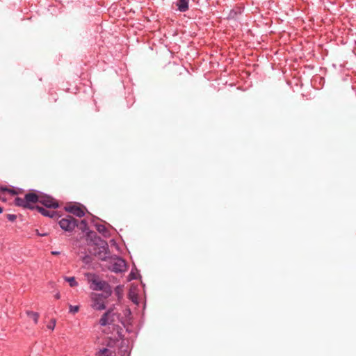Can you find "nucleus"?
<instances>
[{
  "label": "nucleus",
  "instance_id": "obj_7",
  "mask_svg": "<svg viewBox=\"0 0 356 356\" xmlns=\"http://www.w3.org/2000/svg\"><path fill=\"white\" fill-rule=\"evenodd\" d=\"M116 314L113 312L112 309H109L101 317L99 324L102 326L113 324L115 321V316Z\"/></svg>",
  "mask_w": 356,
  "mask_h": 356
},
{
  "label": "nucleus",
  "instance_id": "obj_14",
  "mask_svg": "<svg viewBox=\"0 0 356 356\" xmlns=\"http://www.w3.org/2000/svg\"><path fill=\"white\" fill-rule=\"evenodd\" d=\"M65 280L69 283L71 287H74L78 285V282L76 281L74 277H65Z\"/></svg>",
  "mask_w": 356,
  "mask_h": 356
},
{
  "label": "nucleus",
  "instance_id": "obj_10",
  "mask_svg": "<svg viewBox=\"0 0 356 356\" xmlns=\"http://www.w3.org/2000/svg\"><path fill=\"white\" fill-rule=\"evenodd\" d=\"M98 255L102 261H106L109 257L108 245L106 241H103V245L101 246Z\"/></svg>",
  "mask_w": 356,
  "mask_h": 356
},
{
  "label": "nucleus",
  "instance_id": "obj_16",
  "mask_svg": "<svg viewBox=\"0 0 356 356\" xmlns=\"http://www.w3.org/2000/svg\"><path fill=\"white\" fill-rule=\"evenodd\" d=\"M123 287L121 285H118L115 289V293L118 298L120 299L122 296Z\"/></svg>",
  "mask_w": 356,
  "mask_h": 356
},
{
  "label": "nucleus",
  "instance_id": "obj_5",
  "mask_svg": "<svg viewBox=\"0 0 356 356\" xmlns=\"http://www.w3.org/2000/svg\"><path fill=\"white\" fill-rule=\"evenodd\" d=\"M39 203L48 209H57L59 207L58 201L53 197L44 194L42 192L40 193Z\"/></svg>",
  "mask_w": 356,
  "mask_h": 356
},
{
  "label": "nucleus",
  "instance_id": "obj_19",
  "mask_svg": "<svg viewBox=\"0 0 356 356\" xmlns=\"http://www.w3.org/2000/svg\"><path fill=\"white\" fill-rule=\"evenodd\" d=\"M56 326V320L54 318L51 319L49 323L47 325V328L51 330H54Z\"/></svg>",
  "mask_w": 356,
  "mask_h": 356
},
{
  "label": "nucleus",
  "instance_id": "obj_4",
  "mask_svg": "<svg viewBox=\"0 0 356 356\" xmlns=\"http://www.w3.org/2000/svg\"><path fill=\"white\" fill-rule=\"evenodd\" d=\"M60 228L66 232H72L78 227V220L72 216H67L59 221Z\"/></svg>",
  "mask_w": 356,
  "mask_h": 356
},
{
  "label": "nucleus",
  "instance_id": "obj_2",
  "mask_svg": "<svg viewBox=\"0 0 356 356\" xmlns=\"http://www.w3.org/2000/svg\"><path fill=\"white\" fill-rule=\"evenodd\" d=\"M89 282L91 283L90 289L94 291H102V293H106V296H111L112 294V289L108 282L100 280L97 275L93 274L90 275Z\"/></svg>",
  "mask_w": 356,
  "mask_h": 356
},
{
  "label": "nucleus",
  "instance_id": "obj_9",
  "mask_svg": "<svg viewBox=\"0 0 356 356\" xmlns=\"http://www.w3.org/2000/svg\"><path fill=\"white\" fill-rule=\"evenodd\" d=\"M244 10V7L242 4L236 5L229 13L228 19H236L238 15H241Z\"/></svg>",
  "mask_w": 356,
  "mask_h": 356
},
{
  "label": "nucleus",
  "instance_id": "obj_12",
  "mask_svg": "<svg viewBox=\"0 0 356 356\" xmlns=\"http://www.w3.org/2000/svg\"><path fill=\"white\" fill-rule=\"evenodd\" d=\"M95 227L97 232L102 234L104 237H108L110 236L109 231L105 227V225L102 224H96Z\"/></svg>",
  "mask_w": 356,
  "mask_h": 356
},
{
  "label": "nucleus",
  "instance_id": "obj_8",
  "mask_svg": "<svg viewBox=\"0 0 356 356\" xmlns=\"http://www.w3.org/2000/svg\"><path fill=\"white\" fill-rule=\"evenodd\" d=\"M111 270L115 273H122L126 270L125 261L121 258H118L112 264Z\"/></svg>",
  "mask_w": 356,
  "mask_h": 356
},
{
  "label": "nucleus",
  "instance_id": "obj_6",
  "mask_svg": "<svg viewBox=\"0 0 356 356\" xmlns=\"http://www.w3.org/2000/svg\"><path fill=\"white\" fill-rule=\"evenodd\" d=\"M65 210L70 213H72L73 215L81 218L83 217L86 214L85 210L86 207L83 205H76V204H72V205H68L65 207Z\"/></svg>",
  "mask_w": 356,
  "mask_h": 356
},
{
  "label": "nucleus",
  "instance_id": "obj_22",
  "mask_svg": "<svg viewBox=\"0 0 356 356\" xmlns=\"http://www.w3.org/2000/svg\"><path fill=\"white\" fill-rule=\"evenodd\" d=\"M4 193L5 192H1V191L0 190V200L3 202H6V199L4 197L3 195H4Z\"/></svg>",
  "mask_w": 356,
  "mask_h": 356
},
{
  "label": "nucleus",
  "instance_id": "obj_26",
  "mask_svg": "<svg viewBox=\"0 0 356 356\" xmlns=\"http://www.w3.org/2000/svg\"><path fill=\"white\" fill-rule=\"evenodd\" d=\"M51 253H52V254H54V255L59 254V252H56V251H53Z\"/></svg>",
  "mask_w": 356,
  "mask_h": 356
},
{
  "label": "nucleus",
  "instance_id": "obj_25",
  "mask_svg": "<svg viewBox=\"0 0 356 356\" xmlns=\"http://www.w3.org/2000/svg\"><path fill=\"white\" fill-rule=\"evenodd\" d=\"M55 298H56V299H59V298H60V293H57L55 295Z\"/></svg>",
  "mask_w": 356,
  "mask_h": 356
},
{
  "label": "nucleus",
  "instance_id": "obj_15",
  "mask_svg": "<svg viewBox=\"0 0 356 356\" xmlns=\"http://www.w3.org/2000/svg\"><path fill=\"white\" fill-rule=\"evenodd\" d=\"M97 356H111V351L108 348H104L97 353Z\"/></svg>",
  "mask_w": 356,
  "mask_h": 356
},
{
  "label": "nucleus",
  "instance_id": "obj_23",
  "mask_svg": "<svg viewBox=\"0 0 356 356\" xmlns=\"http://www.w3.org/2000/svg\"><path fill=\"white\" fill-rule=\"evenodd\" d=\"M129 277H130V280H136V275L134 272H131V273L129 274Z\"/></svg>",
  "mask_w": 356,
  "mask_h": 356
},
{
  "label": "nucleus",
  "instance_id": "obj_13",
  "mask_svg": "<svg viewBox=\"0 0 356 356\" xmlns=\"http://www.w3.org/2000/svg\"><path fill=\"white\" fill-rule=\"evenodd\" d=\"M26 314L29 317L33 319L35 324H37L39 319V314L38 312H34L32 311H26Z\"/></svg>",
  "mask_w": 356,
  "mask_h": 356
},
{
  "label": "nucleus",
  "instance_id": "obj_21",
  "mask_svg": "<svg viewBox=\"0 0 356 356\" xmlns=\"http://www.w3.org/2000/svg\"><path fill=\"white\" fill-rule=\"evenodd\" d=\"M79 309V306H73V305H70V312L71 313H76Z\"/></svg>",
  "mask_w": 356,
  "mask_h": 356
},
{
  "label": "nucleus",
  "instance_id": "obj_1",
  "mask_svg": "<svg viewBox=\"0 0 356 356\" xmlns=\"http://www.w3.org/2000/svg\"><path fill=\"white\" fill-rule=\"evenodd\" d=\"M40 193L38 191H32L24 195V198L17 197L14 200L16 206L27 209L30 210H37L40 213L44 216L49 217L51 218H56L58 214L55 211H49L47 209L35 205L40 201Z\"/></svg>",
  "mask_w": 356,
  "mask_h": 356
},
{
  "label": "nucleus",
  "instance_id": "obj_11",
  "mask_svg": "<svg viewBox=\"0 0 356 356\" xmlns=\"http://www.w3.org/2000/svg\"><path fill=\"white\" fill-rule=\"evenodd\" d=\"M189 0H177V6L180 12H186L188 10Z\"/></svg>",
  "mask_w": 356,
  "mask_h": 356
},
{
  "label": "nucleus",
  "instance_id": "obj_17",
  "mask_svg": "<svg viewBox=\"0 0 356 356\" xmlns=\"http://www.w3.org/2000/svg\"><path fill=\"white\" fill-rule=\"evenodd\" d=\"M1 192H7L8 193L10 194V195H17L18 194V192L17 191H15V189H12V188H8L6 187H1Z\"/></svg>",
  "mask_w": 356,
  "mask_h": 356
},
{
  "label": "nucleus",
  "instance_id": "obj_27",
  "mask_svg": "<svg viewBox=\"0 0 356 356\" xmlns=\"http://www.w3.org/2000/svg\"><path fill=\"white\" fill-rule=\"evenodd\" d=\"M3 211V208L1 207H0V213H1Z\"/></svg>",
  "mask_w": 356,
  "mask_h": 356
},
{
  "label": "nucleus",
  "instance_id": "obj_20",
  "mask_svg": "<svg viewBox=\"0 0 356 356\" xmlns=\"http://www.w3.org/2000/svg\"><path fill=\"white\" fill-rule=\"evenodd\" d=\"M6 218L10 222H14L17 219V216L15 214H7Z\"/></svg>",
  "mask_w": 356,
  "mask_h": 356
},
{
  "label": "nucleus",
  "instance_id": "obj_24",
  "mask_svg": "<svg viewBox=\"0 0 356 356\" xmlns=\"http://www.w3.org/2000/svg\"><path fill=\"white\" fill-rule=\"evenodd\" d=\"M35 233L38 236H46L47 234H40L38 231V229H35Z\"/></svg>",
  "mask_w": 356,
  "mask_h": 356
},
{
  "label": "nucleus",
  "instance_id": "obj_28",
  "mask_svg": "<svg viewBox=\"0 0 356 356\" xmlns=\"http://www.w3.org/2000/svg\"><path fill=\"white\" fill-rule=\"evenodd\" d=\"M253 67H257V65L254 64V65H253Z\"/></svg>",
  "mask_w": 356,
  "mask_h": 356
},
{
  "label": "nucleus",
  "instance_id": "obj_3",
  "mask_svg": "<svg viewBox=\"0 0 356 356\" xmlns=\"http://www.w3.org/2000/svg\"><path fill=\"white\" fill-rule=\"evenodd\" d=\"M109 296H106V293H92V307L96 310H103L106 309L105 300Z\"/></svg>",
  "mask_w": 356,
  "mask_h": 356
},
{
  "label": "nucleus",
  "instance_id": "obj_18",
  "mask_svg": "<svg viewBox=\"0 0 356 356\" xmlns=\"http://www.w3.org/2000/svg\"><path fill=\"white\" fill-rule=\"evenodd\" d=\"M78 226H79V229L83 232H85L88 229V223L86 220H81L80 224H78Z\"/></svg>",
  "mask_w": 356,
  "mask_h": 356
}]
</instances>
